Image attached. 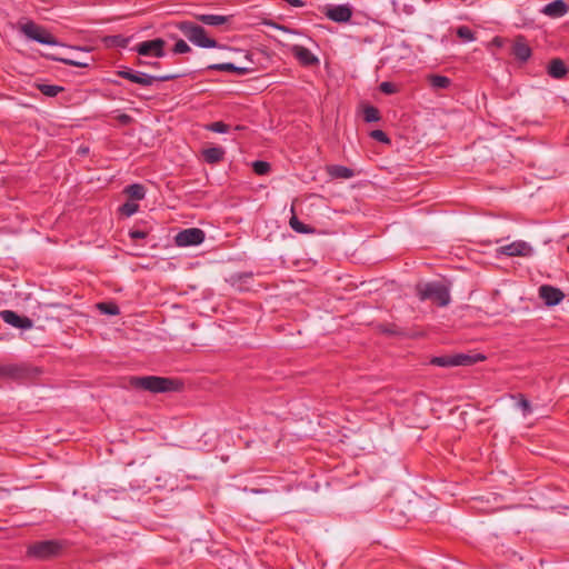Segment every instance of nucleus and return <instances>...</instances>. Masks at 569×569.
I'll list each match as a JSON object with an SVG mask.
<instances>
[{"instance_id": "1", "label": "nucleus", "mask_w": 569, "mask_h": 569, "mask_svg": "<svg viewBox=\"0 0 569 569\" xmlns=\"http://www.w3.org/2000/svg\"><path fill=\"white\" fill-rule=\"evenodd\" d=\"M129 383L133 389L152 393L178 391L182 386L179 380L158 376L131 377Z\"/></svg>"}, {"instance_id": "2", "label": "nucleus", "mask_w": 569, "mask_h": 569, "mask_svg": "<svg viewBox=\"0 0 569 569\" xmlns=\"http://www.w3.org/2000/svg\"><path fill=\"white\" fill-rule=\"evenodd\" d=\"M177 28L182 34L194 46L199 48H219V43L216 39L208 36L207 30L192 21L184 20L177 23Z\"/></svg>"}, {"instance_id": "3", "label": "nucleus", "mask_w": 569, "mask_h": 569, "mask_svg": "<svg viewBox=\"0 0 569 569\" xmlns=\"http://www.w3.org/2000/svg\"><path fill=\"white\" fill-rule=\"evenodd\" d=\"M416 292L421 301L430 300L439 307H446L450 302L448 286L439 281L418 283Z\"/></svg>"}, {"instance_id": "4", "label": "nucleus", "mask_w": 569, "mask_h": 569, "mask_svg": "<svg viewBox=\"0 0 569 569\" xmlns=\"http://www.w3.org/2000/svg\"><path fill=\"white\" fill-rule=\"evenodd\" d=\"M66 543L61 540H41L30 543L27 548L29 558L47 561L62 555Z\"/></svg>"}, {"instance_id": "5", "label": "nucleus", "mask_w": 569, "mask_h": 569, "mask_svg": "<svg viewBox=\"0 0 569 569\" xmlns=\"http://www.w3.org/2000/svg\"><path fill=\"white\" fill-rule=\"evenodd\" d=\"M40 375L37 367L28 363H0V379L24 382L36 379Z\"/></svg>"}, {"instance_id": "6", "label": "nucleus", "mask_w": 569, "mask_h": 569, "mask_svg": "<svg viewBox=\"0 0 569 569\" xmlns=\"http://www.w3.org/2000/svg\"><path fill=\"white\" fill-rule=\"evenodd\" d=\"M116 74L120 78L127 79L133 83L140 84L142 87H150L154 82H166L178 79L182 77L180 73H167L161 76H151L146 72L134 71L128 68L118 70Z\"/></svg>"}, {"instance_id": "7", "label": "nucleus", "mask_w": 569, "mask_h": 569, "mask_svg": "<svg viewBox=\"0 0 569 569\" xmlns=\"http://www.w3.org/2000/svg\"><path fill=\"white\" fill-rule=\"evenodd\" d=\"M482 359H485V357L480 355L476 357L466 353L446 355L431 358L430 365L438 367L470 366Z\"/></svg>"}, {"instance_id": "8", "label": "nucleus", "mask_w": 569, "mask_h": 569, "mask_svg": "<svg viewBox=\"0 0 569 569\" xmlns=\"http://www.w3.org/2000/svg\"><path fill=\"white\" fill-rule=\"evenodd\" d=\"M21 32L29 39L37 41L42 44L56 46L58 44L57 39L43 27L28 21L20 28Z\"/></svg>"}, {"instance_id": "9", "label": "nucleus", "mask_w": 569, "mask_h": 569, "mask_svg": "<svg viewBox=\"0 0 569 569\" xmlns=\"http://www.w3.org/2000/svg\"><path fill=\"white\" fill-rule=\"evenodd\" d=\"M166 41L161 38L147 40L138 43L133 50L139 56H152L156 58H162L166 56L164 52Z\"/></svg>"}, {"instance_id": "10", "label": "nucleus", "mask_w": 569, "mask_h": 569, "mask_svg": "<svg viewBox=\"0 0 569 569\" xmlns=\"http://www.w3.org/2000/svg\"><path fill=\"white\" fill-rule=\"evenodd\" d=\"M204 232L199 228L184 229L174 237L178 247L198 246L204 240Z\"/></svg>"}, {"instance_id": "11", "label": "nucleus", "mask_w": 569, "mask_h": 569, "mask_svg": "<svg viewBox=\"0 0 569 569\" xmlns=\"http://www.w3.org/2000/svg\"><path fill=\"white\" fill-rule=\"evenodd\" d=\"M323 13L330 20L339 23L348 22L352 17V10L348 4L327 6Z\"/></svg>"}, {"instance_id": "12", "label": "nucleus", "mask_w": 569, "mask_h": 569, "mask_svg": "<svg viewBox=\"0 0 569 569\" xmlns=\"http://www.w3.org/2000/svg\"><path fill=\"white\" fill-rule=\"evenodd\" d=\"M500 252L508 257H529L533 253V249L526 241L518 240L502 246Z\"/></svg>"}, {"instance_id": "13", "label": "nucleus", "mask_w": 569, "mask_h": 569, "mask_svg": "<svg viewBox=\"0 0 569 569\" xmlns=\"http://www.w3.org/2000/svg\"><path fill=\"white\" fill-rule=\"evenodd\" d=\"M539 297L548 307H553L563 300L565 293L556 287L543 284L539 288Z\"/></svg>"}, {"instance_id": "14", "label": "nucleus", "mask_w": 569, "mask_h": 569, "mask_svg": "<svg viewBox=\"0 0 569 569\" xmlns=\"http://www.w3.org/2000/svg\"><path fill=\"white\" fill-rule=\"evenodd\" d=\"M2 320L18 329H30L33 326V321L24 316H19L12 310H3L0 312Z\"/></svg>"}, {"instance_id": "15", "label": "nucleus", "mask_w": 569, "mask_h": 569, "mask_svg": "<svg viewBox=\"0 0 569 569\" xmlns=\"http://www.w3.org/2000/svg\"><path fill=\"white\" fill-rule=\"evenodd\" d=\"M291 53L305 67L319 64V59L303 46H293L291 48Z\"/></svg>"}, {"instance_id": "16", "label": "nucleus", "mask_w": 569, "mask_h": 569, "mask_svg": "<svg viewBox=\"0 0 569 569\" xmlns=\"http://www.w3.org/2000/svg\"><path fill=\"white\" fill-rule=\"evenodd\" d=\"M511 53L515 56L517 60L520 62H526L531 57V48L526 41L523 36H518L512 44Z\"/></svg>"}, {"instance_id": "17", "label": "nucleus", "mask_w": 569, "mask_h": 569, "mask_svg": "<svg viewBox=\"0 0 569 569\" xmlns=\"http://www.w3.org/2000/svg\"><path fill=\"white\" fill-rule=\"evenodd\" d=\"M569 10V6L563 0H555L546 4L542 12L551 18L563 17Z\"/></svg>"}, {"instance_id": "18", "label": "nucleus", "mask_w": 569, "mask_h": 569, "mask_svg": "<svg viewBox=\"0 0 569 569\" xmlns=\"http://www.w3.org/2000/svg\"><path fill=\"white\" fill-rule=\"evenodd\" d=\"M196 20L210 27H220L228 24L230 22L231 16H221V14H196Z\"/></svg>"}, {"instance_id": "19", "label": "nucleus", "mask_w": 569, "mask_h": 569, "mask_svg": "<svg viewBox=\"0 0 569 569\" xmlns=\"http://www.w3.org/2000/svg\"><path fill=\"white\" fill-rule=\"evenodd\" d=\"M568 72L567 67L565 66L561 59H552L548 66V74L555 79L563 78Z\"/></svg>"}, {"instance_id": "20", "label": "nucleus", "mask_w": 569, "mask_h": 569, "mask_svg": "<svg viewBox=\"0 0 569 569\" xmlns=\"http://www.w3.org/2000/svg\"><path fill=\"white\" fill-rule=\"evenodd\" d=\"M224 150L221 147H211L202 151L203 159L207 163L216 164L224 157Z\"/></svg>"}, {"instance_id": "21", "label": "nucleus", "mask_w": 569, "mask_h": 569, "mask_svg": "<svg viewBox=\"0 0 569 569\" xmlns=\"http://www.w3.org/2000/svg\"><path fill=\"white\" fill-rule=\"evenodd\" d=\"M328 173L332 178H337V179H350L355 174L352 169L345 167V166H339V164L329 167Z\"/></svg>"}, {"instance_id": "22", "label": "nucleus", "mask_w": 569, "mask_h": 569, "mask_svg": "<svg viewBox=\"0 0 569 569\" xmlns=\"http://www.w3.org/2000/svg\"><path fill=\"white\" fill-rule=\"evenodd\" d=\"M103 42L107 47L127 48L130 42V38L121 34L108 36L104 38Z\"/></svg>"}, {"instance_id": "23", "label": "nucleus", "mask_w": 569, "mask_h": 569, "mask_svg": "<svg viewBox=\"0 0 569 569\" xmlns=\"http://www.w3.org/2000/svg\"><path fill=\"white\" fill-rule=\"evenodd\" d=\"M124 192L132 200H142L146 196V188L140 183H133L126 187Z\"/></svg>"}, {"instance_id": "24", "label": "nucleus", "mask_w": 569, "mask_h": 569, "mask_svg": "<svg viewBox=\"0 0 569 569\" xmlns=\"http://www.w3.org/2000/svg\"><path fill=\"white\" fill-rule=\"evenodd\" d=\"M429 83L433 89H446L450 86L451 81L448 77L440 74H431L429 77Z\"/></svg>"}, {"instance_id": "25", "label": "nucleus", "mask_w": 569, "mask_h": 569, "mask_svg": "<svg viewBox=\"0 0 569 569\" xmlns=\"http://www.w3.org/2000/svg\"><path fill=\"white\" fill-rule=\"evenodd\" d=\"M37 88L39 89V91L42 94H44L47 97H56L58 93H60L64 90L63 87L56 86V84H46V83L37 84Z\"/></svg>"}, {"instance_id": "26", "label": "nucleus", "mask_w": 569, "mask_h": 569, "mask_svg": "<svg viewBox=\"0 0 569 569\" xmlns=\"http://www.w3.org/2000/svg\"><path fill=\"white\" fill-rule=\"evenodd\" d=\"M290 227L298 233H312L313 228L301 222L296 216H292L289 221Z\"/></svg>"}, {"instance_id": "27", "label": "nucleus", "mask_w": 569, "mask_h": 569, "mask_svg": "<svg viewBox=\"0 0 569 569\" xmlns=\"http://www.w3.org/2000/svg\"><path fill=\"white\" fill-rule=\"evenodd\" d=\"M97 308L100 312L109 316H118L120 313V309L114 302H99Z\"/></svg>"}, {"instance_id": "28", "label": "nucleus", "mask_w": 569, "mask_h": 569, "mask_svg": "<svg viewBox=\"0 0 569 569\" xmlns=\"http://www.w3.org/2000/svg\"><path fill=\"white\" fill-rule=\"evenodd\" d=\"M50 58L54 61H59V62H62L68 66H73V67H79V68H86L89 66L88 62L80 61V60L76 59V57L64 58V57L51 56Z\"/></svg>"}, {"instance_id": "29", "label": "nucleus", "mask_w": 569, "mask_h": 569, "mask_svg": "<svg viewBox=\"0 0 569 569\" xmlns=\"http://www.w3.org/2000/svg\"><path fill=\"white\" fill-rule=\"evenodd\" d=\"M363 119L366 122H377L380 120L379 110L373 106H368L363 109Z\"/></svg>"}, {"instance_id": "30", "label": "nucleus", "mask_w": 569, "mask_h": 569, "mask_svg": "<svg viewBox=\"0 0 569 569\" xmlns=\"http://www.w3.org/2000/svg\"><path fill=\"white\" fill-rule=\"evenodd\" d=\"M252 169L256 174L258 176H264L270 172L271 166L267 161L257 160L252 163Z\"/></svg>"}, {"instance_id": "31", "label": "nucleus", "mask_w": 569, "mask_h": 569, "mask_svg": "<svg viewBox=\"0 0 569 569\" xmlns=\"http://www.w3.org/2000/svg\"><path fill=\"white\" fill-rule=\"evenodd\" d=\"M380 332L388 335V336H402L403 331L398 326L393 323H387V325H380L379 327Z\"/></svg>"}, {"instance_id": "32", "label": "nucleus", "mask_w": 569, "mask_h": 569, "mask_svg": "<svg viewBox=\"0 0 569 569\" xmlns=\"http://www.w3.org/2000/svg\"><path fill=\"white\" fill-rule=\"evenodd\" d=\"M457 36L467 42L473 41L476 39L475 32L467 26H460L457 29Z\"/></svg>"}, {"instance_id": "33", "label": "nucleus", "mask_w": 569, "mask_h": 569, "mask_svg": "<svg viewBox=\"0 0 569 569\" xmlns=\"http://www.w3.org/2000/svg\"><path fill=\"white\" fill-rule=\"evenodd\" d=\"M206 129L217 133H227L230 129V126L222 121H216L207 124Z\"/></svg>"}, {"instance_id": "34", "label": "nucleus", "mask_w": 569, "mask_h": 569, "mask_svg": "<svg viewBox=\"0 0 569 569\" xmlns=\"http://www.w3.org/2000/svg\"><path fill=\"white\" fill-rule=\"evenodd\" d=\"M139 210V204L133 201H127L120 207V212L127 217L134 214Z\"/></svg>"}, {"instance_id": "35", "label": "nucleus", "mask_w": 569, "mask_h": 569, "mask_svg": "<svg viewBox=\"0 0 569 569\" xmlns=\"http://www.w3.org/2000/svg\"><path fill=\"white\" fill-rule=\"evenodd\" d=\"M190 51H191L190 46H189L184 40H182V39H179V40L174 43V46H173V48H172V52H173L174 54H183V53H188V52H190Z\"/></svg>"}, {"instance_id": "36", "label": "nucleus", "mask_w": 569, "mask_h": 569, "mask_svg": "<svg viewBox=\"0 0 569 569\" xmlns=\"http://www.w3.org/2000/svg\"><path fill=\"white\" fill-rule=\"evenodd\" d=\"M208 70L233 72L234 64L231 62L213 63L207 67Z\"/></svg>"}, {"instance_id": "37", "label": "nucleus", "mask_w": 569, "mask_h": 569, "mask_svg": "<svg viewBox=\"0 0 569 569\" xmlns=\"http://www.w3.org/2000/svg\"><path fill=\"white\" fill-rule=\"evenodd\" d=\"M379 90L385 94H393L398 91V87L393 82L385 81L380 83Z\"/></svg>"}, {"instance_id": "38", "label": "nucleus", "mask_w": 569, "mask_h": 569, "mask_svg": "<svg viewBox=\"0 0 569 569\" xmlns=\"http://www.w3.org/2000/svg\"><path fill=\"white\" fill-rule=\"evenodd\" d=\"M517 398L519 399L518 406L523 411V415L527 416L531 412V405L529 400L523 395H518Z\"/></svg>"}, {"instance_id": "39", "label": "nucleus", "mask_w": 569, "mask_h": 569, "mask_svg": "<svg viewBox=\"0 0 569 569\" xmlns=\"http://www.w3.org/2000/svg\"><path fill=\"white\" fill-rule=\"evenodd\" d=\"M370 136L379 141V142H382V143H389L390 142V139L389 137L387 136L386 132H383L382 130H373Z\"/></svg>"}, {"instance_id": "40", "label": "nucleus", "mask_w": 569, "mask_h": 569, "mask_svg": "<svg viewBox=\"0 0 569 569\" xmlns=\"http://www.w3.org/2000/svg\"><path fill=\"white\" fill-rule=\"evenodd\" d=\"M129 236L131 239L133 240H137V239H144L147 237V232L143 231V230H131L129 232Z\"/></svg>"}, {"instance_id": "41", "label": "nucleus", "mask_w": 569, "mask_h": 569, "mask_svg": "<svg viewBox=\"0 0 569 569\" xmlns=\"http://www.w3.org/2000/svg\"><path fill=\"white\" fill-rule=\"evenodd\" d=\"M252 71H253V68H249V67H237V66H234V69H233V72L237 73V74H240V76L248 74V73H250Z\"/></svg>"}, {"instance_id": "42", "label": "nucleus", "mask_w": 569, "mask_h": 569, "mask_svg": "<svg viewBox=\"0 0 569 569\" xmlns=\"http://www.w3.org/2000/svg\"><path fill=\"white\" fill-rule=\"evenodd\" d=\"M121 124H129L132 121V117L127 113H121L117 117Z\"/></svg>"}, {"instance_id": "43", "label": "nucleus", "mask_w": 569, "mask_h": 569, "mask_svg": "<svg viewBox=\"0 0 569 569\" xmlns=\"http://www.w3.org/2000/svg\"><path fill=\"white\" fill-rule=\"evenodd\" d=\"M137 64L138 66H147V67H152V68H159L160 67V63L154 61V62H147V61H143L141 59H138L137 60Z\"/></svg>"}, {"instance_id": "44", "label": "nucleus", "mask_w": 569, "mask_h": 569, "mask_svg": "<svg viewBox=\"0 0 569 569\" xmlns=\"http://www.w3.org/2000/svg\"><path fill=\"white\" fill-rule=\"evenodd\" d=\"M492 44H495V46H497V47H499V48H500V47H502V46H503V39H502V38H500V37H495V38L492 39Z\"/></svg>"}, {"instance_id": "45", "label": "nucleus", "mask_w": 569, "mask_h": 569, "mask_svg": "<svg viewBox=\"0 0 569 569\" xmlns=\"http://www.w3.org/2000/svg\"><path fill=\"white\" fill-rule=\"evenodd\" d=\"M252 493H262V492H267L266 489H251L250 490Z\"/></svg>"}, {"instance_id": "46", "label": "nucleus", "mask_w": 569, "mask_h": 569, "mask_svg": "<svg viewBox=\"0 0 569 569\" xmlns=\"http://www.w3.org/2000/svg\"><path fill=\"white\" fill-rule=\"evenodd\" d=\"M567 250H568V252H569V244H568V249H567Z\"/></svg>"}]
</instances>
